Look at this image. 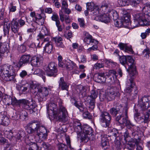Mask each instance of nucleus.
Returning a JSON list of instances; mask_svg holds the SVG:
<instances>
[{"mask_svg":"<svg viewBox=\"0 0 150 150\" xmlns=\"http://www.w3.org/2000/svg\"><path fill=\"white\" fill-rule=\"evenodd\" d=\"M51 19L53 21L55 22V23L60 21L58 16L57 14H54L51 17Z\"/></svg>","mask_w":150,"mask_h":150,"instance_id":"obj_61","label":"nucleus"},{"mask_svg":"<svg viewBox=\"0 0 150 150\" xmlns=\"http://www.w3.org/2000/svg\"><path fill=\"white\" fill-rule=\"evenodd\" d=\"M122 108V106L121 105L117 103L116 106L110 109V112L113 116H116L117 114L120 113V110Z\"/></svg>","mask_w":150,"mask_h":150,"instance_id":"obj_21","label":"nucleus"},{"mask_svg":"<svg viewBox=\"0 0 150 150\" xmlns=\"http://www.w3.org/2000/svg\"><path fill=\"white\" fill-rule=\"evenodd\" d=\"M93 129L87 125H83L82 126V132L80 134V137H79L83 142H87L91 139L93 135Z\"/></svg>","mask_w":150,"mask_h":150,"instance_id":"obj_5","label":"nucleus"},{"mask_svg":"<svg viewBox=\"0 0 150 150\" xmlns=\"http://www.w3.org/2000/svg\"><path fill=\"white\" fill-rule=\"evenodd\" d=\"M118 4L120 6H124L128 5L129 3V0H118Z\"/></svg>","mask_w":150,"mask_h":150,"instance_id":"obj_48","label":"nucleus"},{"mask_svg":"<svg viewBox=\"0 0 150 150\" xmlns=\"http://www.w3.org/2000/svg\"><path fill=\"white\" fill-rule=\"evenodd\" d=\"M142 53L144 57H146V58H148L149 57V54H150V51L149 48L146 47Z\"/></svg>","mask_w":150,"mask_h":150,"instance_id":"obj_56","label":"nucleus"},{"mask_svg":"<svg viewBox=\"0 0 150 150\" xmlns=\"http://www.w3.org/2000/svg\"><path fill=\"white\" fill-rule=\"evenodd\" d=\"M150 33V29L148 28L146 29L145 33H142L141 37L142 39H145L146 36L149 35V33Z\"/></svg>","mask_w":150,"mask_h":150,"instance_id":"obj_60","label":"nucleus"},{"mask_svg":"<svg viewBox=\"0 0 150 150\" xmlns=\"http://www.w3.org/2000/svg\"><path fill=\"white\" fill-rule=\"evenodd\" d=\"M99 97L101 101H103L106 98L107 99V93H106V95L104 92H102L100 93L99 94Z\"/></svg>","mask_w":150,"mask_h":150,"instance_id":"obj_58","label":"nucleus"},{"mask_svg":"<svg viewBox=\"0 0 150 150\" xmlns=\"http://www.w3.org/2000/svg\"><path fill=\"white\" fill-rule=\"evenodd\" d=\"M126 23H128L127 27L133 29L140 25V23L136 20H134L133 21L129 22V19L127 17H126Z\"/></svg>","mask_w":150,"mask_h":150,"instance_id":"obj_28","label":"nucleus"},{"mask_svg":"<svg viewBox=\"0 0 150 150\" xmlns=\"http://www.w3.org/2000/svg\"><path fill=\"white\" fill-rule=\"evenodd\" d=\"M102 9V11L103 12H107L108 13H110V11H114L112 10L111 8L110 5V4L107 3H103L100 7V10Z\"/></svg>","mask_w":150,"mask_h":150,"instance_id":"obj_29","label":"nucleus"},{"mask_svg":"<svg viewBox=\"0 0 150 150\" xmlns=\"http://www.w3.org/2000/svg\"><path fill=\"white\" fill-rule=\"evenodd\" d=\"M97 76L96 77V79L98 82L103 83L105 82L106 80L104 77L105 74L104 73H98Z\"/></svg>","mask_w":150,"mask_h":150,"instance_id":"obj_31","label":"nucleus"},{"mask_svg":"<svg viewBox=\"0 0 150 150\" xmlns=\"http://www.w3.org/2000/svg\"><path fill=\"white\" fill-rule=\"evenodd\" d=\"M56 66L54 62H51L45 67L44 69L47 76L50 77H55L57 72Z\"/></svg>","mask_w":150,"mask_h":150,"instance_id":"obj_6","label":"nucleus"},{"mask_svg":"<svg viewBox=\"0 0 150 150\" xmlns=\"http://www.w3.org/2000/svg\"><path fill=\"white\" fill-rule=\"evenodd\" d=\"M146 112L144 114V121L145 123H147L150 121V110H146Z\"/></svg>","mask_w":150,"mask_h":150,"instance_id":"obj_38","label":"nucleus"},{"mask_svg":"<svg viewBox=\"0 0 150 150\" xmlns=\"http://www.w3.org/2000/svg\"><path fill=\"white\" fill-rule=\"evenodd\" d=\"M35 107L36 105L35 104L28 101L25 106L24 109L29 110L30 113L32 114L35 112Z\"/></svg>","mask_w":150,"mask_h":150,"instance_id":"obj_26","label":"nucleus"},{"mask_svg":"<svg viewBox=\"0 0 150 150\" xmlns=\"http://www.w3.org/2000/svg\"><path fill=\"white\" fill-rule=\"evenodd\" d=\"M79 87L80 89V93L83 96H86V89L84 87L80 86Z\"/></svg>","mask_w":150,"mask_h":150,"instance_id":"obj_55","label":"nucleus"},{"mask_svg":"<svg viewBox=\"0 0 150 150\" xmlns=\"http://www.w3.org/2000/svg\"><path fill=\"white\" fill-rule=\"evenodd\" d=\"M9 122V119L7 116L2 113H0V124L4 126H7Z\"/></svg>","mask_w":150,"mask_h":150,"instance_id":"obj_25","label":"nucleus"},{"mask_svg":"<svg viewBox=\"0 0 150 150\" xmlns=\"http://www.w3.org/2000/svg\"><path fill=\"white\" fill-rule=\"evenodd\" d=\"M74 105L76 107L79 109L80 111L82 112H83L84 110L86 109V108H84L83 105L81 103H79L76 102L74 103Z\"/></svg>","mask_w":150,"mask_h":150,"instance_id":"obj_42","label":"nucleus"},{"mask_svg":"<svg viewBox=\"0 0 150 150\" xmlns=\"http://www.w3.org/2000/svg\"><path fill=\"white\" fill-rule=\"evenodd\" d=\"M40 126L39 122L34 120L29 123V127L27 129V132L29 134H31L35 132Z\"/></svg>","mask_w":150,"mask_h":150,"instance_id":"obj_14","label":"nucleus"},{"mask_svg":"<svg viewBox=\"0 0 150 150\" xmlns=\"http://www.w3.org/2000/svg\"><path fill=\"white\" fill-rule=\"evenodd\" d=\"M58 110H57L54 117L55 121L65 122L67 120L68 116V112L65 107L62 105V102L60 100Z\"/></svg>","mask_w":150,"mask_h":150,"instance_id":"obj_2","label":"nucleus"},{"mask_svg":"<svg viewBox=\"0 0 150 150\" xmlns=\"http://www.w3.org/2000/svg\"><path fill=\"white\" fill-rule=\"evenodd\" d=\"M30 62L32 66L38 67L42 62V58L36 56H33L31 57Z\"/></svg>","mask_w":150,"mask_h":150,"instance_id":"obj_19","label":"nucleus"},{"mask_svg":"<svg viewBox=\"0 0 150 150\" xmlns=\"http://www.w3.org/2000/svg\"><path fill=\"white\" fill-rule=\"evenodd\" d=\"M96 45L97 44H91V45H92V46L88 48L87 50V52H89L92 50H97L98 47Z\"/></svg>","mask_w":150,"mask_h":150,"instance_id":"obj_57","label":"nucleus"},{"mask_svg":"<svg viewBox=\"0 0 150 150\" xmlns=\"http://www.w3.org/2000/svg\"><path fill=\"white\" fill-rule=\"evenodd\" d=\"M140 1L141 0H130V3L133 6H136L140 3Z\"/></svg>","mask_w":150,"mask_h":150,"instance_id":"obj_62","label":"nucleus"},{"mask_svg":"<svg viewBox=\"0 0 150 150\" xmlns=\"http://www.w3.org/2000/svg\"><path fill=\"white\" fill-rule=\"evenodd\" d=\"M19 28L18 22L16 20H13L11 23V29L14 33H18Z\"/></svg>","mask_w":150,"mask_h":150,"instance_id":"obj_24","label":"nucleus"},{"mask_svg":"<svg viewBox=\"0 0 150 150\" xmlns=\"http://www.w3.org/2000/svg\"><path fill=\"white\" fill-rule=\"evenodd\" d=\"M36 131L37 135L41 140H43L47 138V129L45 127L41 126L38 128Z\"/></svg>","mask_w":150,"mask_h":150,"instance_id":"obj_17","label":"nucleus"},{"mask_svg":"<svg viewBox=\"0 0 150 150\" xmlns=\"http://www.w3.org/2000/svg\"><path fill=\"white\" fill-rule=\"evenodd\" d=\"M74 131L76 132L78 135L80 137V134L82 132V127H77L74 128Z\"/></svg>","mask_w":150,"mask_h":150,"instance_id":"obj_59","label":"nucleus"},{"mask_svg":"<svg viewBox=\"0 0 150 150\" xmlns=\"http://www.w3.org/2000/svg\"><path fill=\"white\" fill-rule=\"evenodd\" d=\"M122 19L123 22L122 21L119 22L117 21H115L114 24L116 27L119 28L121 27L126 23V17H123Z\"/></svg>","mask_w":150,"mask_h":150,"instance_id":"obj_36","label":"nucleus"},{"mask_svg":"<svg viewBox=\"0 0 150 150\" xmlns=\"http://www.w3.org/2000/svg\"><path fill=\"white\" fill-rule=\"evenodd\" d=\"M78 21L80 26L82 28H85V24L84 19L83 18H79L78 19Z\"/></svg>","mask_w":150,"mask_h":150,"instance_id":"obj_63","label":"nucleus"},{"mask_svg":"<svg viewBox=\"0 0 150 150\" xmlns=\"http://www.w3.org/2000/svg\"><path fill=\"white\" fill-rule=\"evenodd\" d=\"M127 56H122L119 57V60L120 63L124 65L127 63Z\"/></svg>","mask_w":150,"mask_h":150,"instance_id":"obj_52","label":"nucleus"},{"mask_svg":"<svg viewBox=\"0 0 150 150\" xmlns=\"http://www.w3.org/2000/svg\"><path fill=\"white\" fill-rule=\"evenodd\" d=\"M49 35L48 31L47 28L45 27L41 29L39 34L38 35V39L42 41V44H43L50 40V38L47 37Z\"/></svg>","mask_w":150,"mask_h":150,"instance_id":"obj_12","label":"nucleus"},{"mask_svg":"<svg viewBox=\"0 0 150 150\" xmlns=\"http://www.w3.org/2000/svg\"><path fill=\"white\" fill-rule=\"evenodd\" d=\"M125 117L123 115V114L116 117L115 120L120 124H123L125 125L129 124V122L128 120L127 114V109L126 108L124 110Z\"/></svg>","mask_w":150,"mask_h":150,"instance_id":"obj_13","label":"nucleus"},{"mask_svg":"<svg viewBox=\"0 0 150 150\" xmlns=\"http://www.w3.org/2000/svg\"><path fill=\"white\" fill-rule=\"evenodd\" d=\"M13 132L12 130H7L4 129V136L6 137L9 138L11 137H12L13 136Z\"/></svg>","mask_w":150,"mask_h":150,"instance_id":"obj_44","label":"nucleus"},{"mask_svg":"<svg viewBox=\"0 0 150 150\" xmlns=\"http://www.w3.org/2000/svg\"><path fill=\"white\" fill-rule=\"evenodd\" d=\"M44 43L45 44V46L44 48V51L48 54L51 53L53 50L52 42L49 41Z\"/></svg>","mask_w":150,"mask_h":150,"instance_id":"obj_27","label":"nucleus"},{"mask_svg":"<svg viewBox=\"0 0 150 150\" xmlns=\"http://www.w3.org/2000/svg\"><path fill=\"white\" fill-rule=\"evenodd\" d=\"M134 89H134L133 91H134L133 92H134V93H129V94H126V95L127 96V98L131 100H133L136 98L137 97V95L138 92L137 87H135Z\"/></svg>","mask_w":150,"mask_h":150,"instance_id":"obj_33","label":"nucleus"},{"mask_svg":"<svg viewBox=\"0 0 150 150\" xmlns=\"http://www.w3.org/2000/svg\"><path fill=\"white\" fill-rule=\"evenodd\" d=\"M83 117L84 118L87 119H91V116L88 111H86L83 114Z\"/></svg>","mask_w":150,"mask_h":150,"instance_id":"obj_64","label":"nucleus"},{"mask_svg":"<svg viewBox=\"0 0 150 150\" xmlns=\"http://www.w3.org/2000/svg\"><path fill=\"white\" fill-rule=\"evenodd\" d=\"M111 116L109 113L106 112H102L100 115V121L104 127H109L110 123Z\"/></svg>","mask_w":150,"mask_h":150,"instance_id":"obj_7","label":"nucleus"},{"mask_svg":"<svg viewBox=\"0 0 150 150\" xmlns=\"http://www.w3.org/2000/svg\"><path fill=\"white\" fill-rule=\"evenodd\" d=\"M59 88L62 90L68 91L69 85L64 81L63 77H61L58 81Z\"/></svg>","mask_w":150,"mask_h":150,"instance_id":"obj_23","label":"nucleus"},{"mask_svg":"<svg viewBox=\"0 0 150 150\" xmlns=\"http://www.w3.org/2000/svg\"><path fill=\"white\" fill-rule=\"evenodd\" d=\"M25 136V132L24 131L20 130L15 136L17 140L21 139V138H23Z\"/></svg>","mask_w":150,"mask_h":150,"instance_id":"obj_43","label":"nucleus"},{"mask_svg":"<svg viewBox=\"0 0 150 150\" xmlns=\"http://www.w3.org/2000/svg\"><path fill=\"white\" fill-rule=\"evenodd\" d=\"M135 87H136L134 86V83L133 80L129 79L127 81L126 88L124 90L125 93L128 94L132 93H134L133 90Z\"/></svg>","mask_w":150,"mask_h":150,"instance_id":"obj_18","label":"nucleus"},{"mask_svg":"<svg viewBox=\"0 0 150 150\" xmlns=\"http://www.w3.org/2000/svg\"><path fill=\"white\" fill-rule=\"evenodd\" d=\"M7 50V48L4 44H0V58L3 55L4 53Z\"/></svg>","mask_w":150,"mask_h":150,"instance_id":"obj_40","label":"nucleus"},{"mask_svg":"<svg viewBox=\"0 0 150 150\" xmlns=\"http://www.w3.org/2000/svg\"><path fill=\"white\" fill-rule=\"evenodd\" d=\"M84 41L87 44L89 45L90 44H98V41L92 38H85L84 39Z\"/></svg>","mask_w":150,"mask_h":150,"instance_id":"obj_35","label":"nucleus"},{"mask_svg":"<svg viewBox=\"0 0 150 150\" xmlns=\"http://www.w3.org/2000/svg\"><path fill=\"white\" fill-rule=\"evenodd\" d=\"M96 6L95 5L94 3L93 2L87 3L86 4V8L88 10L91 11Z\"/></svg>","mask_w":150,"mask_h":150,"instance_id":"obj_47","label":"nucleus"},{"mask_svg":"<svg viewBox=\"0 0 150 150\" xmlns=\"http://www.w3.org/2000/svg\"><path fill=\"white\" fill-rule=\"evenodd\" d=\"M28 114L27 112L23 110H22L19 113V117L20 119L24 121L26 119L27 117Z\"/></svg>","mask_w":150,"mask_h":150,"instance_id":"obj_39","label":"nucleus"},{"mask_svg":"<svg viewBox=\"0 0 150 150\" xmlns=\"http://www.w3.org/2000/svg\"><path fill=\"white\" fill-rule=\"evenodd\" d=\"M97 92L95 90H93L91 91V95L90 97L91 99H96L98 96Z\"/></svg>","mask_w":150,"mask_h":150,"instance_id":"obj_50","label":"nucleus"},{"mask_svg":"<svg viewBox=\"0 0 150 150\" xmlns=\"http://www.w3.org/2000/svg\"><path fill=\"white\" fill-rule=\"evenodd\" d=\"M101 143L102 147L106 146L108 144V142L106 137L104 136L101 138Z\"/></svg>","mask_w":150,"mask_h":150,"instance_id":"obj_46","label":"nucleus"},{"mask_svg":"<svg viewBox=\"0 0 150 150\" xmlns=\"http://www.w3.org/2000/svg\"><path fill=\"white\" fill-rule=\"evenodd\" d=\"M104 66L103 63H98L97 62L94 64L93 66V68L94 69H99L100 68H103Z\"/></svg>","mask_w":150,"mask_h":150,"instance_id":"obj_49","label":"nucleus"},{"mask_svg":"<svg viewBox=\"0 0 150 150\" xmlns=\"http://www.w3.org/2000/svg\"><path fill=\"white\" fill-rule=\"evenodd\" d=\"M60 19L61 21L63 22L64 20H65L66 23H69L70 22V20L69 18V16L66 15L65 16L63 14V12L62 10H60L59 12Z\"/></svg>","mask_w":150,"mask_h":150,"instance_id":"obj_30","label":"nucleus"},{"mask_svg":"<svg viewBox=\"0 0 150 150\" xmlns=\"http://www.w3.org/2000/svg\"><path fill=\"white\" fill-rule=\"evenodd\" d=\"M38 38L37 39V42L36 43L32 42L30 44L29 46V47L33 48H35L36 47H40V42Z\"/></svg>","mask_w":150,"mask_h":150,"instance_id":"obj_53","label":"nucleus"},{"mask_svg":"<svg viewBox=\"0 0 150 150\" xmlns=\"http://www.w3.org/2000/svg\"><path fill=\"white\" fill-rule=\"evenodd\" d=\"M62 38L60 37H57L55 38L54 41L56 46L58 47L63 48L64 47V45L62 42Z\"/></svg>","mask_w":150,"mask_h":150,"instance_id":"obj_34","label":"nucleus"},{"mask_svg":"<svg viewBox=\"0 0 150 150\" xmlns=\"http://www.w3.org/2000/svg\"><path fill=\"white\" fill-rule=\"evenodd\" d=\"M12 68L11 65L6 64L0 67V75L4 81H10L14 79L15 76L11 73Z\"/></svg>","mask_w":150,"mask_h":150,"instance_id":"obj_1","label":"nucleus"},{"mask_svg":"<svg viewBox=\"0 0 150 150\" xmlns=\"http://www.w3.org/2000/svg\"><path fill=\"white\" fill-rule=\"evenodd\" d=\"M65 64L66 65L65 67L68 70H72L76 67V64L71 60H69V61H67Z\"/></svg>","mask_w":150,"mask_h":150,"instance_id":"obj_32","label":"nucleus"},{"mask_svg":"<svg viewBox=\"0 0 150 150\" xmlns=\"http://www.w3.org/2000/svg\"><path fill=\"white\" fill-rule=\"evenodd\" d=\"M47 113L49 118L51 120L54 119V117L58 110V108L55 103H51L47 105Z\"/></svg>","mask_w":150,"mask_h":150,"instance_id":"obj_8","label":"nucleus"},{"mask_svg":"<svg viewBox=\"0 0 150 150\" xmlns=\"http://www.w3.org/2000/svg\"><path fill=\"white\" fill-rule=\"evenodd\" d=\"M107 93V99L109 100L114 99L116 96H118L120 93L117 88H112L108 90Z\"/></svg>","mask_w":150,"mask_h":150,"instance_id":"obj_16","label":"nucleus"},{"mask_svg":"<svg viewBox=\"0 0 150 150\" xmlns=\"http://www.w3.org/2000/svg\"><path fill=\"white\" fill-rule=\"evenodd\" d=\"M139 104L141 110L142 111H146L150 107V96L143 97L139 100Z\"/></svg>","mask_w":150,"mask_h":150,"instance_id":"obj_11","label":"nucleus"},{"mask_svg":"<svg viewBox=\"0 0 150 150\" xmlns=\"http://www.w3.org/2000/svg\"><path fill=\"white\" fill-rule=\"evenodd\" d=\"M31 57L29 54H24L20 57L19 62L16 63L15 65L18 67H21L23 64H25L30 62Z\"/></svg>","mask_w":150,"mask_h":150,"instance_id":"obj_15","label":"nucleus"},{"mask_svg":"<svg viewBox=\"0 0 150 150\" xmlns=\"http://www.w3.org/2000/svg\"><path fill=\"white\" fill-rule=\"evenodd\" d=\"M116 72L114 70H111L109 71L108 74H107L106 75L109 77H114L115 78H117V75H116Z\"/></svg>","mask_w":150,"mask_h":150,"instance_id":"obj_54","label":"nucleus"},{"mask_svg":"<svg viewBox=\"0 0 150 150\" xmlns=\"http://www.w3.org/2000/svg\"><path fill=\"white\" fill-rule=\"evenodd\" d=\"M112 17L114 20H116L118 18L117 13L115 11H110V13H108V12L106 13H104L100 16H95L94 19L96 21L98 20L105 23H107L110 21L111 18H112Z\"/></svg>","mask_w":150,"mask_h":150,"instance_id":"obj_4","label":"nucleus"},{"mask_svg":"<svg viewBox=\"0 0 150 150\" xmlns=\"http://www.w3.org/2000/svg\"><path fill=\"white\" fill-rule=\"evenodd\" d=\"M4 31L5 35H8L10 28V23L7 18H5L3 21Z\"/></svg>","mask_w":150,"mask_h":150,"instance_id":"obj_22","label":"nucleus"},{"mask_svg":"<svg viewBox=\"0 0 150 150\" xmlns=\"http://www.w3.org/2000/svg\"><path fill=\"white\" fill-rule=\"evenodd\" d=\"M35 18L36 21L37 22V23H38L39 24L42 25L44 23L45 21L44 19L42 18V16L40 14H37L36 15Z\"/></svg>","mask_w":150,"mask_h":150,"instance_id":"obj_37","label":"nucleus"},{"mask_svg":"<svg viewBox=\"0 0 150 150\" xmlns=\"http://www.w3.org/2000/svg\"><path fill=\"white\" fill-rule=\"evenodd\" d=\"M65 139L67 146L63 143L59 144L58 145L59 150H68V147L70 148H71V141L69 137L68 136L66 137Z\"/></svg>","mask_w":150,"mask_h":150,"instance_id":"obj_20","label":"nucleus"},{"mask_svg":"<svg viewBox=\"0 0 150 150\" xmlns=\"http://www.w3.org/2000/svg\"><path fill=\"white\" fill-rule=\"evenodd\" d=\"M147 14L143 13H137L133 15V20H137L140 25H145L148 22Z\"/></svg>","mask_w":150,"mask_h":150,"instance_id":"obj_9","label":"nucleus"},{"mask_svg":"<svg viewBox=\"0 0 150 150\" xmlns=\"http://www.w3.org/2000/svg\"><path fill=\"white\" fill-rule=\"evenodd\" d=\"M33 88H34L35 92H37L38 96L40 98V101H44L47 99L50 91L49 88L46 87H42L40 85L37 84L34 85Z\"/></svg>","mask_w":150,"mask_h":150,"instance_id":"obj_3","label":"nucleus"},{"mask_svg":"<svg viewBox=\"0 0 150 150\" xmlns=\"http://www.w3.org/2000/svg\"><path fill=\"white\" fill-rule=\"evenodd\" d=\"M100 10L99 7L98 6H96L91 12L93 16H97L100 15H99Z\"/></svg>","mask_w":150,"mask_h":150,"instance_id":"obj_45","label":"nucleus"},{"mask_svg":"<svg viewBox=\"0 0 150 150\" xmlns=\"http://www.w3.org/2000/svg\"><path fill=\"white\" fill-rule=\"evenodd\" d=\"M11 103V105H18L20 107V100H17L15 97H12Z\"/></svg>","mask_w":150,"mask_h":150,"instance_id":"obj_51","label":"nucleus"},{"mask_svg":"<svg viewBox=\"0 0 150 150\" xmlns=\"http://www.w3.org/2000/svg\"><path fill=\"white\" fill-rule=\"evenodd\" d=\"M3 98L5 100L3 101H4L5 103L9 105L11 104V100H12V97L9 96L8 95H6L4 96Z\"/></svg>","mask_w":150,"mask_h":150,"instance_id":"obj_41","label":"nucleus"},{"mask_svg":"<svg viewBox=\"0 0 150 150\" xmlns=\"http://www.w3.org/2000/svg\"><path fill=\"white\" fill-rule=\"evenodd\" d=\"M127 62L129 63H127V65L128 66V68L127 69L130 74L133 76L136 72V67L134 64V60L131 56H127Z\"/></svg>","mask_w":150,"mask_h":150,"instance_id":"obj_10","label":"nucleus"}]
</instances>
